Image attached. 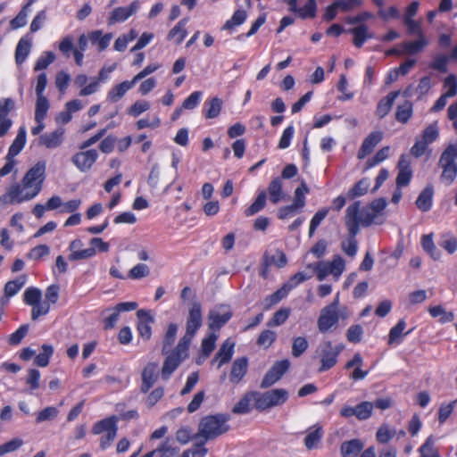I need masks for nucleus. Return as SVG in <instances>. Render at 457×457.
I'll return each instance as SVG.
<instances>
[{
    "mask_svg": "<svg viewBox=\"0 0 457 457\" xmlns=\"http://www.w3.org/2000/svg\"><path fill=\"white\" fill-rule=\"evenodd\" d=\"M46 163L45 161L37 162L24 175L21 184L25 189H29L25 194L19 184L12 185L7 193L0 197V204H7L13 202L21 203L34 198L42 189V184L46 177Z\"/></svg>",
    "mask_w": 457,
    "mask_h": 457,
    "instance_id": "f257e3e1",
    "label": "nucleus"
},
{
    "mask_svg": "<svg viewBox=\"0 0 457 457\" xmlns=\"http://www.w3.org/2000/svg\"><path fill=\"white\" fill-rule=\"evenodd\" d=\"M228 420L229 415L228 414L218 413L205 416L201 419L198 432L195 437H203L204 442L217 438L229 430Z\"/></svg>",
    "mask_w": 457,
    "mask_h": 457,
    "instance_id": "f03ea898",
    "label": "nucleus"
},
{
    "mask_svg": "<svg viewBox=\"0 0 457 457\" xmlns=\"http://www.w3.org/2000/svg\"><path fill=\"white\" fill-rule=\"evenodd\" d=\"M344 349V344L333 346L332 342L329 340L320 342L315 352L320 361L319 372H324L333 368L337 363L338 355Z\"/></svg>",
    "mask_w": 457,
    "mask_h": 457,
    "instance_id": "7ed1b4c3",
    "label": "nucleus"
},
{
    "mask_svg": "<svg viewBox=\"0 0 457 457\" xmlns=\"http://www.w3.org/2000/svg\"><path fill=\"white\" fill-rule=\"evenodd\" d=\"M255 408L265 411L282 405L288 399V392L284 388H275L264 393L255 392Z\"/></svg>",
    "mask_w": 457,
    "mask_h": 457,
    "instance_id": "20e7f679",
    "label": "nucleus"
},
{
    "mask_svg": "<svg viewBox=\"0 0 457 457\" xmlns=\"http://www.w3.org/2000/svg\"><path fill=\"white\" fill-rule=\"evenodd\" d=\"M349 317V310L345 305L341 306V312H335L323 307L317 320L318 329L322 334L332 331L337 328L340 320H345Z\"/></svg>",
    "mask_w": 457,
    "mask_h": 457,
    "instance_id": "39448f33",
    "label": "nucleus"
},
{
    "mask_svg": "<svg viewBox=\"0 0 457 457\" xmlns=\"http://www.w3.org/2000/svg\"><path fill=\"white\" fill-rule=\"evenodd\" d=\"M188 346L179 342L173 350L169 351L162 368V379H169L180 363L188 358Z\"/></svg>",
    "mask_w": 457,
    "mask_h": 457,
    "instance_id": "423d86ee",
    "label": "nucleus"
},
{
    "mask_svg": "<svg viewBox=\"0 0 457 457\" xmlns=\"http://www.w3.org/2000/svg\"><path fill=\"white\" fill-rule=\"evenodd\" d=\"M203 324V316H202V307L201 304L197 302L192 304L188 312V316L187 319V326H186V333L179 339V343L190 346L191 341L195 336L197 330L201 328Z\"/></svg>",
    "mask_w": 457,
    "mask_h": 457,
    "instance_id": "0eeeda50",
    "label": "nucleus"
},
{
    "mask_svg": "<svg viewBox=\"0 0 457 457\" xmlns=\"http://www.w3.org/2000/svg\"><path fill=\"white\" fill-rule=\"evenodd\" d=\"M289 367L290 361L287 359L276 361L265 374L260 387L264 389L273 386L282 378Z\"/></svg>",
    "mask_w": 457,
    "mask_h": 457,
    "instance_id": "6e6552de",
    "label": "nucleus"
},
{
    "mask_svg": "<svg viewBox=\"0 0 457 457\" xmlns=\"http://www.w3.org/2000/svg\"><path fill=\"white\" fill-rule=\"evenodd\" d=\"M98 158L96 149L81 150L71 157L72 163L82 172L88 171Z\"/></svg>",
    "mask_w": 457,
    "mask_h": 457,
    "instance_id": "1a4fd4ad",
    "label": "nucleus"
},
{
    "mask_svg": "<svg viewBox=\"0 0 457 457\" xmlns=\"http://www.w3.org/2000/svg\"><path fill=\"white\" fill-rule=\"evenodd\" d=\"M373 409L374 405L371 402L364 401L354 407L344 406L340 414L345 418L355 416L358 420H364L372 415Z\"/></svg>",
    "mask_w": 457,
    "mask_h": 457,
    "instance_id": "9d476101",
    "label": "nucleus"
},
{
    "mask_svg": "<svg viewBox=\"0 0 457 457\" xmlns=\"http://www.w3.org/2000/svg\"><path fill=\"white\" fill-rule=\"evenodd\" d=\"M138 319L137 331L139 336L145 341H148L152 337V324L154 323V318L151 311L141 309L137 312Z\"/></svg>",
    "mask_w": 457,
    "mask_h": 457,
    "instance_id": "9b49d317",
    "label": "nucleus"
},
{
    "mask_svg": "<svg viewBox=\"0 0 457 457\" xmlns=\"http://www.w3.org/2000/svg\"><path fill=\"white\" fill-rule=\"evenodd\" d=\"M14 107L15 103L12 98L0 99V137L6 135L12 127V121L7 116Z\"/></svg>",
    "mask_w": 457,
    "mask_h": 457,
    "instance_id": "f8f14e48",
    "label": "nucleus"
},
{
    "mask_svg": "<svg viewBox=\"0 0 457 457\" xmlns=\"http://www.w3.org/2000/svg\"><path fill=\"white\" fill-rule=\"evenodd\" d=\"M142 384L140 391L143 394L147 393L155 384L158 378V364L156 362H149L142 371Z\"/></svg>",
    "mask_w": 457,
    "mask_h": 457,
    "instance_id": "ddd939ff",
    "label": "nucleus"
},
{
    "mask_svg": "<svg viewBox=\"0 0 457 457\" xmlns=\"http://www.w3.org/2000/svg\"><path fill=\"white\" fill-rule=\"evenodd\" d=\"M248 370V359L245 356L237 358L231 366L229 380L232 384H239Z\"/></svg>",
    "mask_w": 457,
    "mask_h": 457,
    "instance_id": "4468645a",
    "label": "nucleus"
},
{
    "mask_svg": "<svg viewBox=\"0 0 457 457\" xmlns=\"http://www.w3.org/2000/svg\"><path fill=\"white\" fill-rule=\"evenodd\" d=\"M83 246V243L80 239H74L69 246L71 254L68 256V260L71 262H75L78 260H84L93 257L96 251L93 247H88L87 249L81 250L80 248Z\"/></svg>",
    "mask_w": 457,
    "mask_h": 457,
    "instance_id": "2eb2a0df",
    "label": "nucleus"
},
{
    "mask_svg": "<svg viewBox=\"0 0 457 457\" xmlns=\"http://www.w3.org/2000/svg\"><path fill=\"white\" fill-rule=\"evenodd\" d=\"M65 129L58 128L51 133L42 134L38 138V145H44L48 149L57 148L62 144Z\"/></svg>",
    "mask_w": 457,
    "mask_h": 457,
    "instance_id": "dca6fc26",
    "label": "nucleus"
},
{
    "mask_svg": "<svg viewBox=\"0 0 457 457\" xmlns=\"http://www.w3.org/2000/svg\"><path fill=\"white\" fill-rule=\"evenodd\" d=\"M138 9L137 1L132 2L128 7H117L112 12L108 18V24L112 25L117 22L124 21L132 14H134Z\"/></svg>",
    "mask_w": 457,
    "mask_h": 457,
    "instance_id": "f3484780",
    "label": "nucleus"
},
{
    "mask_svg": "<svg viewBox=\"0 0 457 457\" xmlns=\"http://www.w3.org/2000/svg\"><path fill=\"white\" fill-rule=\"evenodd\" d=\"M235 344L229 339L225 340L216 353L212 363L218 361L217 368L220 369L224 364L230 361L234 353Z\"/></svg>",
    "mask_w": 457,
    "mask_h": 457,
    "instance_id": "a211bd4d",
    "label": "nucleus"
},
{
    "mask_svg": "<svg viewBox=\"0 0 457 457\" xmlns=\"http://www.w3.org/2000/svg\"><path fill=\"white\" fill-rule=\"evenodd\" d=\"M383 133L380 131L371 132L362 142L358 152V158L363 159L370 154L374 147L382 140Z\"/></svg>",
    "mask_w": 457,
    "mask_h": 457,
    "instance_id": "6ab92c4d",
    "label": "nucleus"
},
{
    "mask_svg": "<svg viewBox=\"0 0 457 457\" xmlns=\"http://www.w3.org/2000/svg\"><path fill=\"white\" fill-rule=\"evenodd\" d=\"M233 316L232 312L228 309L223 313L212 310L208 314V327L211 330H217L223 327Z\"/></svg>",
    "mask_w": 457,
    "mask_h": 457,
    "instance_id": "aec40b11",
    "label": "nucleus"
},
{
    "mask_svg": "<svg viewBox=\"0 0 457 457\" xmlns=\"http://www.w3.org/2000/svg\"><path fill=\"white\" fill-rule=\"evenodd\" d=\"M434 187L432 185L427 187L420 193L415 204L423 212H428L432 207Z\"/></svg>",
    "mask_w": 457,
    "mask_h": 457,
    "instance_id": "412c9836",
    "label": "nucleus"
},
{
    "mask_svg": "<svg viewBox=\"0 0 457 457\" xmlns=\"http://www.w3.org/2000/svg\"><path fill=\"white\" fill-rule=\"evenodd\" d=\"M398 168L399 172L396 177V186L398 188H401L409 185L412 177V171L409 163L404 160L403 155L401 156L398 162Z\"/></svg>",
    "mask_w": 457,
    "mask_h": 457,
    "instance_id": "4be33fe9",
    "label": "nucleus"
},
{
    "mask_svg": "<svg viewBox=\"0 0 457 457\" xmlns=\"http://www.w3.org/2000/svg\"><path fill=\"white\" fill-rule=\"evenodd\" d=\"M400 94V91H392L390 92L386 96H385L384 98H382L378 105H377V109H376V115L379 118V119H383L385 116H386L395 99L398 97Z\"/></svg>",
    "mask_w": 457,
    "mask_h": 457,
    "instance_id": "5701e85b",
    "label": "nucleus"
},
{
    "mask_svg": "<svg viewBox=\"0 0 457 457\" xmlns=\"http://www.w3.org/2000/svg\"><path fill=\"white\" fill-rule=\"evenodd\" d=\"M323 434L321 426L315 425L313 428H311L303 440L306 449L312 450L317 448L323 437Z\"/></svg>",
    "mask_w": 457,
    "mask_h": 457,
    "instance_id": "b1692460",
    "label": "nucleus"
},
{
    "mask_svg": "<svg viewBox=\"0 0 457 457\" xmlns=\"http://www.w3.org/2000/svg\"><path fill=\"white\" fill-rule=\"evenodd\" d=\"M363 446L364 445L360 439H352L342 443L340 453L342 457H356Z\"/></svg>",
    "mask_w": 457,
    "mask_h": 457,
    "instance_id": "393cba45",
    "label": "nucleus"
},
{
    "mask_svg": "<svg viewBox=\"0 0 457 457\" xmlns=\"http://www.w3.org/2000/svg\"><path fill=\"white\" fill-rule=\"evenodd\" d=\"M117 420L118 419L116 416L105 418L94 425L92 428V433L95 435H99L104 432L109 433L112 431H117Z\"/></svg>",
    "mask_w": 457,
    "mask_h": 457,
    "instance_id": "a878e982",
    "label": "nucleus"
},
{
    "mask_svg": "<svg viewBox=\"0 0 457 457\" xmlns=\"http://www.w3.org/2000/svg\"><path fill=\"white\" fill-rule=\"evenodd\" d=\"M348 32L353 35V45L358 48H361L367 39L373 37L364 24L350 29Z\"/></svg>",
    "mask_w": 457,
    "mask_h": 457,
    "instance_id": "bb28decb",
    "label": "nucleus"
},
{
    "mask_svg": "<svg viewBox=\"0 0 457 457\" xmlns=\"http://www.w3.org/2000/svg\"><path fill=\"white\" fill-rule=\"evenodd\" d=\"M283 182L281 178L277 177L273 179L269 187H268V192L270 195V201L272 204H278L279 201H281L284 198V192H283Z\"/></svg>",
    "mask_w": 457,
    "mask_h": 457,
    "instance_id": "cd10ccee",
    "label": "nucleus"
},
{
    "mask_svg": "<svg viewBox=\"0 0 457 457\" xmlns=\"http://www.w3.org/2000/svg\"><path fill=\"white\" fill-rule=\"evenodd\" d=\"M26 144V129L24 127H21L18 130L17 136L11 145L7 155L10 159L14 158L23 149Z\"/></svg>",
    "mask_w": 457,
    "mask_h": 457,
    "instance_id": "c85d7f7f",
    "label": "nucleus"
},
{
    "mask_svg": "<svg viewBox=\"0 0 457 457\" xmlns=\"http://www.w3.org/2000/svg\"><path fill=\"white\" fill-rule=\"evenodd\" d=\"M136 83L132 80L123 81L115 87H113L108 93V99L112 102H117L123 97V96L129 91L130 88L134 87Z\"/></svg>",
    "mask_w": 457,
    "mask_h": 457,
    "instance_id": "c756f323",
    "label": "nucleus"
},
{
    "mask_svg": "<svg viewBox=\"0 0 457 457\" xmlns=\"http://www.w3.org/2000/svg\"><path fill=\"white\" fill-rule=\"evenodd\" d=\"M31 49V41L27 37H21L15 49V62L18 65L22 64Z\"/></svg>",
    "mask_w": 457,
    "mask_h": 457,
    "instance_id": "7c9ffc66",
    "label": "nucleus"
},
{
    "mask_svg": "<svg viewBox=\"0 0 457 457\" xmlns=\"http://www.w3.org/2000/svg\"><path fill=\"white\" fill-rule=\"evenodd\" d=\"M255 391L246 393L238 403H237L232 411L235 414H244L251 411V402L255 403Z\"/></svg>",
    "mask_w": 457,
    "mask_h": 457,
    "instance_id": "2f4dec72",
    "label": "nucleus"
},
{
    "mask_svg": "<svg viewBox=\"0 0 457 457\" xmlns=\"http://www.w3.org/2000/svg\"><path fill=\"white\" fill-rule=\"evenodd\" d=\"M457 143L449 145L442 153L438 165L439 166H449L457 165Z\"/></svg>",
    "mask_w": 457,
    "mask_h": 457,
    "instance_id": "473e14b6",
    "label": "nucleus"
},
{
    "mask_svg": "<svg viewBox=\"0 0 457 457\" xmlns=\"http://www.w3.org/2000/svg\"><path fill=\"white\" fill-rule=\"evenodd\" d=\"M428 44L425 36L420 35L417 40L403 42L401 46L404 53L414 54L420 53Z\"/></svg>",
    "mask_w": 457,
    "mask_h": 457,
    "instance_id": "72a5a7b5",
    "label": "nucleus"
},
{
    "mask_svg": "<svg viewBox=\"0 0 457 457\" xmlns=\"http://www.w3.org/2000/svg\"><path fill=\"white\" fill-rule=\"evenodd\" d=\"M413 113V105L410 101H405L403 104H400L396 108L395 120L398 122L405 124L411 118Z\"/></svg>",
    "mask_w": 457,
    "mask_h": 457,
    "instance_id": "f704fd0d",
    "label": "nucleus"
},
{
    "mask_svg": "<svg viewBox=\"0 0 457 457\" xmlns=\"http://www.w3.org/2000/svg\"><path fill=\"white\" fill-rule=\"evenodd\" d=\"M178 332V325L175 323H170L167 330L165 332L163 341H162V353L167 354L170 351V348L172 346V345L175 342V338Z\"/></svg>",
    "mask_w": 457,
    "mask_h": 457,
    "instance_id": "c9c22d12",
    "label": "nucleus"
},
{
    "mask_svg": "<svg viewBox=\"0 0 457 457\" xmlns=\"http://www.w3.org/2000/svg\"><path fill=\"white\" fill-rule=\"evenodd\" d=\"M187 22V19L180 20L178 24L169 32L168 39L174 40L176 44H180L187 36L185 26Z\"/></svg>",
    "mask_w": 457,
    "mask_h": 457,
    "instance_id": "e433bc0d",
    "label": "nucleus"
},
{
    "mask_svg": "<svg viewBox=\"0 0 457 457\" xmlns=\"http://www.w3.org/2000/svg\"><path fill=\"white\" fill-rule=\"evenodd\" d=\"M289 293L288 288L284 285L282 287L275 291L273 294L268 295L264 299V309L269 310L273 305L279 303L282 299H284Z\"/></svg>",
    "mask_w": 457,
    "mask_h": 457,
    "instance_id": "4c0bfd02",
    "label": "nucleus"
},
{
    "mask_svg": "<svg viewBox=\"0 0 457 457\" xmlns=\"http://www.w3.org/2000/svg\"><path fill=\"white\" fill-rule=\"evenodd\" d=\"M26 276L20 275L15 279L8 281L4 286V295L6 297L15 295L19 290L25 285Z\"/></svg>",
    "mask_w": 457,
    "mask_h": 457,
    "instance_id": "58836bf2",
    "label": "nucleus"
},
{
    "mask_svg": "<svg viewBox=\"0 0 457 457\" xmlns=\"http://www.w3.org/2000/svg\"><path fill=\"white\" fill-rule=\"evenodd\" d=\"M207 104V109L204 112V117L206 119L217 118L222 109L223 102L220 98L215 96L212 98Z\"/></svg>",
    "mask_w": 457,
    "mask_h": 457,
    "instance_id": "ea45409f",
    "label": "nucleus"
},
{
    "mask_svg": "<svg viewBox=\"0 0 457 457\" xmlns=\"http://www.w3.org/2000/svg\"><path fill=\"white\" fill-rule=\"evenodd\" d=\"M112 37V35L111 33H107L103 36L102 31H100V30L93 31L89 35V39H90L91 43L97 44L99 51H104V49L107 48Z\"/></svg>",
    "mask_w": 457,
    "mask_h": 457,
    "instance_id": "a19ab883",
    "label": "nucleus"
},
{
    "mask_svg": "<svg viewBox=\"0 0 457 457\" xmlns=\"http://www.w3.org/2000/svg\"><path fill=\"white\" fill-rule=\"evenodd\" d=\"M267 194L265 191H262L254 200V202L245 210V214L247 217L253 216L258 213L261 210L265 207Z\"/></svg>",
    "mask_w": 457,
    "mask_h": 457,
    "instance_id": "79ce46f5",
    "label": "nucleus"
},
{
    "mask_svg": "<svg viewBox=\"0 0 457 457\" xmlns=\"http://www.w3.org/2000/svg\"><path fill=\"white\" fill-rule=\"evenodd\" d=\"M50 104L46 96H37L35 108V120L40 121L46 117Z\"/></svg>",
    "mask_w": 457,
    "mask_h": 457,
    "instance_id": "37998d69",
    "label": "nucleus"
},
{
    "mask_svg": "<svg viewBox=\"0 0 457 457\" xmlns=\"http://www.w3.org/2000/svg\"><path fill=\"white\" fill-rule=\"evenodd\" d=\"M42 353L36 355L34 363L39 367H46L49 364L51 356L54 353V347L50 345H43L41 346Z\"/></svg>",
    "mask_w": 457,
    "mask_h": 457,
    "instance_id": "c03bdc74",
    "label": "nucleus"
},
{
    "mask_svg": "<svg viewBox=\"0 0 457 457\" xmlns=\"http://www.w3.org/2000/svg\"><path fill=\"white\" fill-rule=\"evenodd\" d=\"M421 244L423 249L431 256V258L436 261L440 259L441 252L434 244L432 235H424L421 238Z\"/></svg>",
    "mask_w": 457,
    "mask_h": 457,
    "instance_id": "a18cd8bd",
    "label": "nucleus"
},
{
    "mask_svg": "<svg viewBox=\"0 0 457 457\" xmlns=\"http://www.w3.org/2000/svg\"><path fill=\"white\" fill-rule=\"evenodd\" d=\"M406 327V323L403 320H400L397 324L390 329L388 336V344L393 345L395 343H399L401 337L403 335H408L411 331L403 333V330Z\"/></svg>",
    "mask_w": 457,
    "mask_h": 457,
    "instance_id": "49530a36",
    "label": "nucleus"
},
{
    "mask_svg": "<svg viewBox=\"0 0 457 457\" xmlns=\"http://www.w3.org/2000/svg\"><path fill=\"white\" fill-rule=\"evenodd\" d=\"M247 18V12L245 10H237L232 15L231 19L227 21L222 27V29L230 30L236 26L243 24Z\"/></svg>",
    "mask_w": 457,
    "mask_h": 457,
    "instance_id": "de8ad7c7",
    "label": "nucleus"
},
{
    "mask_svg": "<svg viewBox=\"0 0 457 457\" xmlns=\"http://www.w3.org/2000/svg\"><path fill=\"white\" fill-rule=\"evenodd\" d=\"M370 187L369 179L366 178L359 180L352 188H350L347 192V196L351 199L355 198L357 196L364 195Z\"/></svg>",
    "mask_w": 457,
    "mask_h": 457,
    "instance_id": "09e8293b",
    "label": "nucleus"
},
{
    "mask_svg": "<svg viewBox=\"0 0 457 457\" xmlns=\"http://www.w3.org/2000/svg\"><path fill=\"white\" fill-rule=\"evenodd\" d=\"M432 317H440L441 323L451 322L454 320V313L453 312H446L441 305L430 307L428 310Z\"/></svg>",
    "mask_w": 457,
    "mask_h": 457,
    "instance_id": "8fccbe9b",
    "label": "nucleus"
},
{
    "mask_svg": "<svg viewBox=\"0 0 457 457\" xmlns=\"http://www.w3.org/2000/svg\"><path fill=\"white\" fill-rule=\"evenodd\" d=\"M434 443L433 436H429L419 449L420 457H441L434 447Z\"/></svg>",
    "mask_w": 457,
    "mask_h": 457,
    "instance_id": "3c124183",
    "label": "nucleus"
},
{
    "mask_svg": "<svg viewBox=\"0 0 457 457\" xmlns=\"http://www.w3.org/2000/svg\"><path fill=\"white\" fill-rule=\"evenodd\" d=\"M289 315V308H280L273 314L272 318L268 321L267 325L269 327L280 326L286 322Z\"/></svg>",
    "mask_w": 457,
    "mask_h": 457,
    "instance_id": "603ef678",
    "label": "nucleus"
},
{
    "mask_svg": "<svg viewBox=\"0 0 457 457\" xmlns=\"http://www.w3.org/2000/svg\"><path fill=\"white\" fill-rule=\"evenodd\" d=\"M316 0H307L305 4L298 9V15L302 19L314 18L316 15Z\"/></svg>",
    "mask_w": 457,
    "mask_h": 457,
    "instance_id": "864d4df0",
    "label": "nucleus"
},
{
    "mask_svg": "<svg viewBox=\"0 0 457 457\" xmlns=\"http://www.w3.org/2000/svg\"><path fill=\"white\" fill-rule=\"evenodd\" d=\"M363 328L360 324L352 325L346 331V339L350 343L357 344L362 339Z\"/></svg>",
    "mask_w": 457,
    "mask_h": 457,
    "instance_id": "5fc2aeb1",
    "label": "nucleus"
},
{
    "mask_svg": "<svg viewBox=\"0 0 457 457\" xmlns=\"http://www.w3.org/2000/svg\"><path fill=\"white\" fill-rule=\"evenodd\" d=\"M276 338V332L270 329H265L259 335L257 338V345L267 349L274 343Z\"/></svg>",
    "mask_w": 457,
    "mask_h": 457,
    "instance_id": "6e6d98bb",
    "label": "nucleus"
},
{
    "mask_svg": "<svg viewBox=\"0 0 457 457\" xmlns=\"http://www.w3.org/2000/svg\"><path fill=\"white\" fill-rule=\"evenodd\" d=\"M59 414V411L54 406H48L40 411L36 418L37 423H41L46 420H52L55 419Z\"/></svg>",
    "mask_w": 457,
    "mask_h": 457,
    "instance_id": "4d7b16f0",
    "label": "nucleus"
},
{
    "mask_svg": "<svg viewBox=\"0 0 457 457\" xmlns=\"http://www.w3.org/2000/svg\"><path fill=\"white\" fill-rule=\"evenodd\" d=\"M24 302L28 305L34 306L41 300V291L36 287H29L24 292Z\"/></svg>",
    "mask_w": 457,
    "mask_h": 457,
    "instance_id": "13d9d810",
    "label": "nucleus"
},
{
    "mask_svg": "<svg viewBox=\"0 0 457 457\" xmlns=\"http://www.w3.org/2000/svg\"><path fill=\"white\" fill-rule=\"evenodd\" d=\"M308 346L309 344L305 337H295L292 345V355L296 358L301 356L307 350Z\"/></svg>",
    "mask_w": 457,
    "mask_h": 457,
    "instance_id": "bf43d9fd",
    "label": "nucleus"
},
{
    "mask_svg": "<svg viewBox=\"0 0 457 457\" xmlns=\"http://www.w3.org/2000/svg\"><path fill=\"white\" fill-rule=\"evenodd\" d=\"M439 136L438 127L436 122L428 125L422 133V140L427 144H431L437 139Z\"/></svg>",
    "mask_w": 457,
    "mask_h": 457,
    "instance_id": "052dcab7",
    "label": "nucleus"
},
{
    "mask_svg": "<svg viewBox=\"0 0 457 457\" xmlns=\"http://www.w3.org/2000/svg\"><path fill=\"white\" fill-rule=\"evenodd\" d=\"M312 277V273H307L305 271H299L293 275L287 283L285 286L290 291L294 287H297L299 284L310 279Z\"/></svg>",
    "mask_w": 457,
    "mask_h": 457,
    "instance_id": "680f3d73",
    "label": "nucleus"
},
{
    "mask_svg": "<svg viewBox=\"0 0 457 457\" xmlns=\"http://www.w3.org/2000/svg\"><path fill=\"white\" fill-rule=\"evenodd\" d=\"M343 252L349 257H354L358 250V242L356 238L347 237L341 242Z\"/></svg>",
    "mask_w": 457,
    "mask_h": 457,
    "instance_id": "e2e57ef3",
    "label": "nucleus"
},
{
    "mask_svg": "<svg viewBox=\"0 0 457 457\" xmlns=\"http://www.w3.org/2000/svg\"><path fill=\"white\" fill-rule=\"evenodd\" d=\"M443 169L441 179L451 185L457 177V165L440 166Z\"/></svg>",
    "mask_w": 457,
    "mask_h": 457,
    "instance_id": "0e129e2a",
    "label": "nucleus"
},
{
    "mask_svg": "<svg viewBox=\"0 0 457 457\" xmlns=\"http://www.w3.org/2000/svg\"><path fill=\"white\" fill-rule=\"evenodd\" d=\"M150 270L146 264L138 263L129 271V278L139 279L149 275Z\"/></svg>",
    "mask_w": 457,
    "mask_h": 457,
    "instance_id": "69168bd1",
    "label": "nucleus"
},
{
    "mask_svg": "<svg viewBox=\"0 0 457 457\" xmlns=\"http://www.w3.org/2000/svg\"><path fill=\"white\" fill-rule=\"evenodd\" d=\"M23 445V441L21 438H13L0 445V456L6 453L15 452Z\"/></svg>",
    "mask_w": 457,
    "mask_h": 457,
    "instance_id": "338daca9",
    "label": "nucleus"
},
{
    "mask_svg": "<svg viewBox=\"0 0 457 457\" xmlns=\"http://www.w3.org/2000/svg\"><path fill=\"white\" fill-rule=\"evenodd\" d=\"M55 60V55L53 52H46L45 55L39 57L35 64L34 71H41L46 69Z\"/></svg>",
    "mask_w": 457,
    "mask_h": 457,
    "instance_id": "774afa93",
    "label": "nucleus"
}]
</instances>
